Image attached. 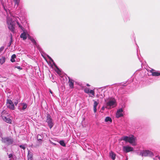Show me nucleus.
I'll list each match as a JSON object with an SVG mask.
<instances>
[{"label":"nucleus","instance_id":"1","mask_svg":"<svg viewBox=\"0 0 160 160\" xmlns=\"http://www.w3.org/2000/svg\"><path fill=\"white\" fill-rule=\"evenodd\" d=\"M122 140L129 142L133 146L136 145V138L132 135H131L130 136H125L122 137L121 138V141Z\"/></svg>","mask_w":160,"mask_h":160},{"label":"nucleus","instance_id":"2","mask_svg":"<svg viewBox=\"0 0 160 160\" xmlns=\"http://www.w3.org/2000/svg\"><path fill=\"white\" fill-rule=\"evenodd\" d=\"M106 102V103L105 105V107L106 108L110 109L115 107L117 105L115 99L114 98H109L108 100Z\"/></svg>","mask_w":160,"mask_h":160},{"label":"nucleus","instance_id":"3","mask_svg":"<svg viewBox=\"0 0 160 160\" xmlns=\"http://www.w3.org/2000/svg\"><path fill=\"white\" fill-rule=\"evenodd\" d=\"M137 154L142 157H152L153 156V153L151 151L149 150H143L141 151L140 152H138Z\"/></svg>","mask_w":160,"mask_h":160},{"label":"nucleus","instance_id":"4","mask_svg":"<svg viewBox=\"0 0 160 160\" xmlns=\"http://www.w3.org/2000/svg\"><path fill=\"white\" fill-rule=\"evenodd\" d=\"M121 100L122 103H121V105L122 106V108H121V118L123 116V108L125 107L126 103L127 102V99L125 96H122L121 97Z\"/></svg>","mask_w":160,"mask_h":160},{"label":"nucleus","instance_id":"5","mask_svg":"<svg viewBox=\"0 0 160 160\" xmlns=\"http://www.w3.org/2000/svg\"><path fill=\"white\" fill-rule=\"evenodd\" d=\"M7 23L9 29L13 33L15 29V26L14 25V21H13L12 19L10 18H7Z\"/></svg>","mask_w":160,"mask_h":160},{"label":"nucleus","instance_id":"6","mask_svg":"<svg viewBox=\"0 0 160 160\" xmlns=\"http://www.w3.org/2000/svg\"><path fill=\"white\" fill-rule=\"evenodd\" d=\"M46 122L48 123L49 127L51 129L53 126L54 122L51 116L49 114H48L47 116Z\"/></svg>","mask_w":160,"mask_h":160},{"label":"nucleus","instance_id":"7","mask_svg":"<svg viewBox=\"0 0 160 160\" xmlns=\"http://www.w3.org/2000/svg\"><path fill=\"white\" fill-rule=\"evenodd\" d=\"M2 142L8 144H11L13 142V139L11 137L2 138Z\"/></svg>","mask_w":160,"mask_h":160},{"label":"nucleus","instance_id":"8","mask_svg":"<svg viewBox=\"0 0 160 160\" xmlns=\"http://www.w3.org/2000/svg\"><path fill=\"white\" fill-rule=\"evenodd\" d=\"M7 105L8 108L12 110H14L15 107L12 101L10 99H7Z\"/></svg>","mask_w":160,"mask_h":160},{"label":"nucleus","instance_id":"9","mask_svg":"<svg viewBox=\"0 0 160 160\" xmlns=\"http://www.w3.org/2000/svg\"><path fill=\"white\" fill-rule=\"evenodd\" d=\"M123 150L125 152H128L133 150V148L129 146H124L123 147Z\"/></svg>","mask_w":160,"mask_h":160},{"label":"nucleus","instance_id":"10","mask_svg":"<svg viewBox=\"0 0 160 160\" xmlns=\"http://www.w3.org/2000/svg\"><path fill=\"white\" fill-rule=\"evenodd\" d=\"M130 81L128 80L125 82H123L121 83V92L123 91V90L124 89V87L127 86L130 83Z\"/></svg>","mask_w":160,"mask_h":160},{"label":"nucleus","instance_id":"11","mask_svg":"<svg viewBox=\"0 0 160 160\" xmlns=\"http://www.w3.org/2000/svg\"><path fill=\"white\" fill-rule=\"evenodd\" d=\"M42 142L40 141L37 139V141L36 143L34 144H32L31 147L32 148H37L41 146L42 143Z\"/></svg>","mask_w":160,"mask_h":160},{"label":"nucleus","instance_id":"12","mask_svg":"<svg viewBox=\"0 0 160 160\" xmlns=\"http://www.w3.org/2000/svg\"><path fill=\"white\" fill-rule=\"evenodd\" d=\"M154 70L153 69H152L150 70V72L152 73V74L153 76H160V72L155 71L154 72Z\"/></svg>","mask_w":160,"mask_h":160},{"label":"nucleus","instance_id":"13","mask_svg":"<svg viewBox=\"0 0 160 160\" xmlns=\"http://www.w3.org/2000/svg\"><path fill=\"white\" fill-rule=\"evenodd\" d=\"M2 118L3 120L5 121L6 122L9 124L12 123V121L10 118L4 116L2 117Z\"/></svg>","mask_w":160,"mask_h":160},{"label":"nucleus","instance_id":"14","mask_svg":"<svg viewBox=\"0 0 160 160\" xmlns=\"http://www.w3.org/2000/svg\"><path fill=\"white\" fill-rule=\"evenodd\" d=\"M68 78L69 87L70 88H73L74 81L73 80L70 78Z\"/></svg>","mask_w":160,"mask_h":160},{"label":"nucleus","instance_id":"15","mask_svg":"<svg viewBox=\"0 0 160 160\" xmlns=\"http://www.w3.org/2000/svg\"><path fill=\"white\" fill-rule=\"evenodd\" d=\"M93 101L94 102V104H93V110L94 112H97V107L98 104V102L94 100H93Z\"/></svg>","mask_w":160,"mask_h":160},{"label":"nucleus","instance_id":"16","mask_svg":"<svg viewBox=\"0 0 160 160\" xmlns=\"http://www.w3.org/2000/svg\"><path fill=\"white\" fill-rule=\"evenodd\" d=\"M28 34L25 32H23V33H21L20 35V38H22L24 40H26L27 38V36Z\"/></svg>","mask_w":160,"mask_h":160},{"label":"nucleus","instance_id":"17","mask_svg":"<svg viewBox=\"0 0 160 160\" xmlns=\"http://www.w3.org/2000/svg\"><path fill=\"white\" fill-rule=\"evenodd\" d=\"M44 138L42 134H38L37 136V139L42 142V139Z\"/></svg>","mask_w":160,"mask_h":160},{"label":"nucleus","instance_id":"18","mask_svg":"<svg viewBox=\"0 0 160 160\" xmlns=\"http://www.w3.org/2000/svg\"><path fill=\"white\" fill-rule=\"evenodd\" d=\"M28 160H32V153L30 151L28 152Z\"/></svg>","mask_w":160,"mask_h":160},{"label":"nucleus","instance_id":"19","mask_svg":"<svg viewBox=\"0 0 160 160\" xmlns=\"http://www.w3.org/2000/svg\"><path fill=\"white\" fill-rule=\"evenodd\" d=\"M109 155L113 160H114L115 158V155L113 152H111L109 153Z\"/></svg>","mask_w":160,"mask_h":160},{"label":"nucleus","instance_id":"20","mask_svg":"<svg viewBox=\"0 0 160 160\" xmlns=\"http://www.w3.org/2000/svg\"><path fill=\"white\" fill-rule=\"evenodd\" d=\"M6 58L5 57H3L0 59V63L1 64H3L5 61Z\"/></svg>","mask_w":160,"mask_h":160},{"label":"nucleus","instance_id":"21","mask_svg":"<svg viewBox=\"0 0 160 160\" xmlns=\"http://www.w3.org/2000/svg\"><path fill=\"white\" fill-rule=\"evenodd\" d=\"M105 121L106 122H112V119L111 118L109 117H107L105 119Z\"/></svg>","mask_w":160,"mask_h":160},{"label":"nucleus","instance_id":"22","mask_svg":"<svg viewBox=\"0 0 160 160\" xmlns=\"http://www.w3.org/2000/svg\"><path fill=\"white\" fill-rule=\"evenodd\" d=\"M16 58V55L15 54H13L12 56L10 59V61L11 62H15V58Z\"/></svg>","mask_w":160,"mask_h":160},{"label":"nucleus","instance_id":"23","mask_svg":"<svg viewBox=\"0 0 160 160\" xmlns=\"http://www.w3.org/2000/svg\"><path fill=\"white\" fill-rule=\"evenodd\" d=\"M116 117L117 118L120 117V109H118L116 113Z\"/></svg>","mask_w":160,"mask_h":160},{"label":"nucleus","instance_id":"24","mask_svg":"<svg viewBox=\"0 0 160 160\" xmlns=\"http://www.w3.org/2000/svg\"><path fill=\"white\" fill-rule=\"evenodd\" d=\"M59 143L63 147H65L66 146V144L63 140L60 141H59Z\"/></svg>","mask_w":160,"mask_h":160},{"label":"nucleus","instance_id":"25","mask_svg":"<svg viewBox=\"0 0 160 160\" xmlns=\"http://www.w3.org/2000/svg\"><path fill=\"white\" fill-rule=\"evenodd\" d=\"M22 105L23 106L22 108V109L23 110H24L27 107V105L26 104L23 103L22 104Z\"/></svg>","mask_w":160,"mask_h":160},{"label":"nucleus","instance_id":"26","mask_svg":"<svg viewBox=\"0 0 160 160\" xmlns=\"http://www.w3.org/2000/svg\"><path fill=\"white\" fill-rule=\"evenodd\" d=\"M124 20L125 22L128 21L130 20L129 18V17H128V16H125L124 18Z\"/></svg>","mask_w":160,"mask_h":160},{"label":"nucleus","instance_id":"27","mask_svg":"<svg viewBox=\"0 0 160 160\" xmlns=\"http://www.w3.org/2000/svg\"><path fill=\"white\" fill-rule=\"evenodd\" d=\"M90 91V89L88 88H85L84 89V92L85 93H89Z\"/></svg>","mask_w":160,"mask_h":160},{"label":"nucleus","instance_id":"28","mask_svg":"<svg viewBox=\"0 0 160 160\" xmlns=\"http://www.w3.org/2000/svg\"><path fill=\"white\" fill-rule=\"evenodd\" d=\"M153 159L154 160H160V156L158 155L156 156Z\"/></svg>","mask_w":160,"mask_h":160},{"label":"nucleus","instance_id":"29","mask_svg":"<svg viewBox=\"0 0 160 160\" xmlns=\"http://www.w3.org/2000/svg\"><path fill=\"white\" fill-rule=\"evenodd\" d=\"M14 2L15 3V4L16 5H17V6H18L20 2V0H14Z\"/></svg>","mask_w":160,"mask_h":160},{"label":"nucleus","instance_id":"30","mask_svg":"<svg viewBox=\"0 0 160 160\" xmlns=\"http://www.w3.org/2000/svg\"><path fill=\"white\" fill-rule=\"evenodd\" d=\"M29 39L31 40L32 43L36 45V42L33 38H30Z\"/></svg>","mask_w":160,"mask_h":160},{"label":"nucleus","instance_id":"31","mask_svg":"<svg viewBox=\"0 0 160 160\" xmlns=\"http://www.w3.org/2000/svg\"><path fill=\"white\" fill-rule=\"evenodd\" d=\"M17 24L18 25V27L22 30H24V28L22 27V25H20L18 22H17Z\"/></svg>","mask_w":160,"mask_h":160},{"label":"nucleus","instance_id":"32","mask_svg":"<svg viewBox=\"0 0 160 160\" xmlns=\"http://www.w3.org/2000/svg\"><path fill=\"white\" fill-rule=\"evenodd\" d=\"M10 38H11V40L9 42V46H10L11 45L12 42V36L11 34V35Z\"/></svg>","mask_w":160,"mask_h":160},{"label":"nucleus","instance_id":"33","mask_svg":"<svg viewBox=\"0 0 160 160\" xmlns=\"http://www.w3.org/2000/svg\"><path fill=\"white\" fill-rule=\"evenodd\" d=\"M89 93L92 94L93 96L94 95V92L93 90H90Z\"/></svg>","mask_w":160,"mask_h":160},{"label":"nucleus","instance_id":"34","mask_svg":"<svg viewBox=\"0 0 160 160\" xmlns=\"http://www.w3.org/2000/svg\"><path fill=\"white\" fill-rule=\"evenodd\" d=\"M20 147L21 148L23 149V150L25 149V148H26L25 147L24 145H21L20 146Z\"/></svg>","mask_w":160,"mask_h":160},{"label":"nucleus","instance_id":"35","mask_svg":"<svg viewBox=\"0 0 160 160\" xmlns=\"http://www.w3.org/2000/svg\"><path fill=\"white\" fill-rule=\"evenodd\" d=\"M8 157L9 158H10L11 159H10V160H12V159H11V158L12 157H13V155L12 154H9L8 155Z\"/></svg>","mask_w":160,"mask_h":160},{"label":"nucleus","instance_id":"36","mask_svg":"<svg viewBox=\"0 0 160 160\" xmlns=\"http://www.w3.org/2000/svg\"><path fill=\"white\" fill-rule=\"evenodd\" d=\"M4 47L3 46H2L0 48V53H1L4 49Z\"/></svg>","mask_w":160,"mask_h":160},{"label":"nucleus","instance_id":"37","mask_svg":"<svg viewBox=\"0 0 160 160\" xmlns=\"http://www.w3.org/2000/svg\"><path fill=\"white\" fill-rule=\"evenodd\" d=\"M0 137L2 138V132H1L0 131Z\"/></svg>","mask_w":160,"mask_h":160},{"label":"nucleus","instance_id":"38","mask_svg":"<svg viewBox=\"0 0 160 160\" xmlns=\"http://www.w3.org/2000/svg\"><path fill=\"white\" fill-rule=\"evenodd\" d=\"M15 68H17L19 69H22V68H21V67L20 66H17L15 67Z\"/></svg>","mask_w":160,"mask_h":160},{"label":"nucleus","instance_id":"39","mask_svg":"<svg viewBox=\"0 0 160 160\" xmlns=\"http://www.w3.org/2000/svg\"><path fill=\"white\" fill-rule=\"evenodd\" d=\"M14 104L16 106L18 103V102L17 101H16L14 102Z\"/></svg>","mask_w":160,"mask_h":160},{"label":"nucleus","instance_id":"40","mask_svg":"<svg viewBox=\"0 0 160 160\" xmlns=\"http://www.w3.org/2000/svg\"><path fill=\"white\" fill-rule=\"evenodd\" d=\"M48 58L49 59L51 60V61H52V62L53 61V60L49 56H48Z\"/></svg>","mask_w":160,"mask_h":160},{"label":"nucleus","instance_id":"41","mask_svg":"<svg viewBox=\"0 0 160 160\" xmlns=\"http://www.w3.org/2000/svg\"><path fill=\"white\" fill-rule=\"evenodd\" d=\"M49 91H50V92L51 93V94H52V92L51 91V90L50 89L49 90Z\"/></svg>","mask_w":160,"mask_h":160},{"label":"nucleus","instance_id":"42","mask_svg":"<svg viewBox=\"0 0 160 160\" xmlns=\"http://www.w3.org/2000/svg\"><path fill=\"white\" fill-rule=\"evenodd\" d=\"M87 85L88 86H90V85L88 84H87Z\"/></svg>","mask_w":160,"mask_h":160},{"label":"nucleus","instance_id":"43","mask_svg":"<svg viewBox=\"0 0 160 160\" xmlns=\"http://www.w3.org/2000/svg\"><path fill=\"white\" fill-rule=\"evenodd\" d=\"M127 90H128V89L126 90H125V92H127Z\"/></svg>","mask_w":160,"mask_h":160},{"label":"nucleus","instance_id":"44","mask_svg":"<svg viewBox=\"0 0 160 160\" xmlns=\"http://www.w3.org/2000/svg\"><path fill=\"white\" fill-rule=\"evenodd\" d=\"M102 109L103 110H104V107H102Z\"/></svg>","mask_w":160,"mask_h":160},{"label":"nucleus","instance_id":"45","mask_svg":"<svg viewBox=\"0 0 160 160\" xmlns=\"http://www.w3.org/2000/svg\"><path fill=\"white\" fill-rule=\"evenodd\" d=\"M138 59L141 62V60H140V59L139 57H138Z\"/></svg>","mask_w":160,"mask_h":160},{"label":"nucleus","instance_id":"46","mask_svg":"<svg viewBox=\"0 0 160 160\" xmlns=\"http://www.w3.org/2000/svg\"><path fill=\"white\" fill-rule=\"evenodd\" d=\"M125 160H128V158H126L125 159Z\"/></svg>","mask_w":160,"mask_h":160}]
</instances>
